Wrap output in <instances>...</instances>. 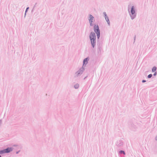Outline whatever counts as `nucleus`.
I'll use <instances>...</instances> for the list:
<instances>
[{
  "mask_svg": "<svg viewBox=\"0 0 157 157\" xmlns=\"http://www.w3.org/2000/svg\"><path fill=\"white\" fill-rule=\"evenodd\" d=\"M128 10L131 19L133 20L135 19L136 17L137 13L134 6H132L130 10L128 8Z\"/></svg>",
  "mask_w": 157,
  "mask_h": 157,
  "instance_id": "1",
  "label": "nucleus"
},
{
  "mask_svg": "<svg viewBox=\"0 0 157 157\" xmlns=\"http://www.w3.org/2000/svg\"><path fill=\"white\" fill-rule=\"evenodd\" d=\"M102 43H103L101 41H97V52L98 55V56L101 55L102 54L103 52Z\"/></svg>",
  "mask_w": 157,
  "mask_h": 157,
  "instance_id": "2",
  "label": "nucleus"
},
{
  "mask_svg": "<svg viewBox=\"0 0 157 157\" xmlns=\"http://www.w3.org/2000/svg\"><path fill=\"white\" fill-rule=\"evenodd\" d=\"M13 148L12 147H8L5 149L0 150V154H2L4 153H8L13 150Z\"/></svg>",
  "mask_w": 157,
  "mask_h": 157,
  "instance_id": "3",
  "label": "nucleus"
},
{
  "mask_svg": "<svg viewBox=\"0 0 157 157\" xmlns=\"http://www.w3.org/2000/svg\"><path fill=\"white\" fill-rule=\"evenodd\" d=\"M85 70V68L84 67H82L79 69L75 73L76 76L78 77L81 75Z\"/></svg>",
  "mask_w": 157,
  "mask_h": 157,
  "instance_id": "4",
  "label": "nucleus"
},
{
  "mask_svg": "<svg viewBox=\"0 0 157 157\" xmlns=\"http://www.w3.org/2000/svg\"><path fill=\"white\" fill-rule=\"evenodd\" d=\"M124 142L122 140H117L116 143L117 147L120 148L123 146Z\"/></svg>",
  "mask_w": 157,
  "mask_h": 157,
  "instance_id": "5",
  "label": "nucleus"
},
{
  "mask_svg": "<svg viewBox=\"0 0 157 157\" xmlns=\"http://www.w3.org/2000/svg\"><path fill=\"white\" fill-rule=\"evenodd\" d=\"M94 33H100V30L98 25L94 24Z\"/></svg>",
  "mask_w": 157,
  "mask_h": 157,
  "instance_id": "6",
  "label": "nucleus"
},
{
  "mask_svg": "<svg viewBox=\"0 0 157 157\" xmlns=\"http://www.w3.org/2000/svg\"><path fill=\"white\" fill-rule=\"evenodd\" d=\"M89 38L90 40L92 39H96V36L95 33L93 32H91L89 35Z\"/></svg>",
  "mask_w": 157,
  "mask_h": 157,
  "instance_id": "7",
  "label": "nucleus"
},
{
  "mask_svg": "<svg viewBox=\"0 0 157 157\" xmlns=\"http://www.w3.org/2000/svg\"><path fill=\"white\" fill-rule=\"evenodd\" d=\"M91 46L93 48H94L96 44V39H92L90 40Z\"/></svg>",
  "mask_w": 157,
  "mask_h": 157,
  "instance_id": "8",
  "label": "nucleus"
},
{
  "mask_svg": "<svg viewBox=\"0 0 157 157\" xmlns=\"http://www.w3.org/2000/svg\"><path fill=\"white\" fill-rule=\"evenodd\" d=\"M129 127L133 131H135L137 128L136 125L133 123H131L129 125Z\"/></svg>",
  "mask_w": 157,
  "mask_h": 157,
  "instance_id": "9",
  "label": "nucleus"
},
{
  "mask_svg": "<svg viewBox=\"0 0 157 157\" xmlns=\"http://www.w3.org/2000/svg\"><path fill=\"white\" fill-rule=\"evenodd\" d=\"M89 60V58L88 57H87L83 61V65L82 67H85L86 64L88 63V61Z\"/></svg>",
  "mask_w": 157,
  "mask_h": 157,
  "instance_id": "10",
  "label": "nucleus"
},
{
  "mask_svg": "<svg viewBox=\"0 0 157 157\" xmlns=\"http://www.w3.org/2000/svg\"><path fill=\"white\" fill-rule=\"evenodd\" d=\"M89 22H93V20L94 21V17L91 15L90 14L89 15Z\"/></svg>",
  "mask_w": 157,
  "mask_h": 157,
  "instance_id": "11",
  "label": "nucleus"
},
{
  "mask_svg": "<svg viewBox=\"0 0 157 157\" xmlns=\"http://www.w3.org/2000/svg\"><path fill=\"white\" fill-rule=\"evenodd\" d=\"M79 86V84L76 83L74 85V88L75 89H78Z\"/></svg>",
  "mask_w": 157,
  "mask_h": 157,
  "instance_id": "12",
  "label": "nucleus"
},
{
  "mask_svg": "<svg viewBox=\"0 0 157 157\" xmlns=\"http://www.w3.org/2000/svg\"><path fill=\"white\" fill-rule=\"evenodd\" d=\"M157 69V67L155 66H154L152 69V71L153 72H155Z\"/></svg>",
  "mask_w": 157,
  "mask_h": 157,
  "instance_id": "13",
  "label": "nucleus"
},
{
  "mask_svg": "<svg viewBox=\"0 0 157 157\" xmlns=\"http://www.w3.org/2000/svg\"><path fill=\"white\" fill-rule=\"evenodd\" d=\"M105 20L106 21H107L108 25H109V26L110 25V23L108 17L106 18V19H105Z\"/></svg>",
  "mask_w": 157,
  "mask_h": 157,
  "instance_id": "14",
  "label": "nucleus"
},
{
  "mask_svg": "<svg viewBox=\"0 0 157 157\" xmlns=\"http://www.w3.org/2000/svg\"><path fill=\"white\" fill-rule=\"evenodd\" d=\"M96 35H97V39H98L97 41H99V39L100 38V33H96Z\"/></svg>",
  "mask_w": 157,
  "mask_h": 157,
  "instance_id": "15",
  "label": "nucleus"
},
{
  "mask_svg": "<svg viewBox=\"0 0 157 157\" xmlns=\"http://www.w3.org/2000/svg\"><path fill=\"white\" fill-rule=\"evenodd\" d=\"M103 14L104 15V16L105 17V19H106V18L108 17L107 14L105 12H104L103 13Z\"/></svg>",
  "mask_w": 157,
  "mask_h": 157,
  "instance_id": "16",
  "label": "nucleus"
},
{
  "mask_svg": "<svg viewBox=\"0 0 157 157\" xmlns=\"http://www.w3.org/2000/svg\"><path fill=\"white\" fill-rule=\"evenodd\" d=\"M119 153L120 154H123L124 155H125V153L124 151L123 150H121L119 151Z\"/></svg>",
  "mask_w": 157,
  "mask_h": 157,
  "instance_id": "17",
  "label": "nucleus"
},
{
  "mask_svg": "<svg viewBox=\"0 0 157 157\" xmlns=\"http://www.w3.org/2000/svg\"><path fill=\"white\" fill-rule=\"evenodd\" d=\"M29 7H27L26 8L25 11V16H24L25 17V16L26 15V13L27 12L28 10H29Z\"/></svg>",
  "mask_w": 157,
  "mask_h": 157,
  "instance_id": "18",
  "label": "nucleus"
},
{
  "mask_svg": "<svg viewBox=\"0 0 157 157\" xmlns=\"http://www.w3.org/2000/svg\"><path fill=\"white\" fill-rule=\"evenodd\" d=\"M152 76V74H149L147 76L148 78H151Z\"/></svg>",
  "mask_w": 157,
  "mask_h": 157,
  "instance_id": "19",
  "label": "nucleus"
},
{
  "mask_svg": "<svg viewBox=\"0 0 157 157\" xmlns=\"http://www.w3.org/2000/svg\"><path fill=\"white\" fill-rule=\"evenodd\" d=\"M136 35H135L134 37V42L133 44H134L135 42L136 41Z\"/></svg>",
  "mask_w": 157,
  "mask_h": 157,
  "instance_id": "20",
  "label": "nucleus"
},
{
  "mask_svg": "<svg viewBox=\"0 0 157 157\" xmlns=\"http://www.w3.org/2000/svg\"><path fill=\"white\" fill-rule=\"evenodd\" d=\"M93 22H89V23L90 24V25L91 26H92L93 25Z\"/></svg>",
  "mask_w": 157,
  "mask_h": 157,
  "instance_id": "21",
  "label": "nucleus"
},
{
  "mask_svg": "<svg viewBox=\"0 0 157 157\" xmlns=\"http://www.w3.org/2000/svg\"><path fill=\"white\" fill-rule=\"evenodd\" d=\"M154 72L155 73L153 74V75L155 76H156L157 75V72Z\"/></svg>",
  "mask_w": 157,
  "mask_h": 157,
  "instance_id": "22",
  "label": "nucleus"
},
{
  "mask_svg": "<svg viewBox=\"0 0 157 157\" xmlns=\"http://www.w3.org/2000/svg\"><path fill=\"white\" fill-rule=\"evenodd\" d=\"M146 82V81L145 80H143L142 81V82L144 83Z\"/></svg>",
  "mask_w": 157,
  "mask_h": 157,
  "instance_id": "23",
  "label": "nucleus"
},
{
  "mask_svg": "<svg viewBox=\"0 0 157 157\" xmlns=\"http://www.w3.org/2000/svg\"><path fill=\"white\" fill-rule=\"evenodd\" d=\"M20 151V150H19L18 151H16V154H18Z\"/></svg>",
  "mask_w": 157,
  "mask_h": 157,
  "instance_id": "24",
  "label": "nucleus"
},
{
  "mask_svg": "<svg viewBox=\"0 0 157 157\" xmlns=\"http://www.w3.org/2000/svg\"><path fill=\"white\" fill-rule=\"evenodd\" d=\"M155 140L157 141V136H156L155 137Z\"/></svg>",
  "mask_w": 157,
  "mask_h": 157,
  "instance_id": "25",
  "label": "nucleus"
},
{
  "mask_svg": "<svg viewBox=\"0 0 157 157\" xmlns=\"http://www.w3.org/2000/svg\"><path fill=\"white\" fill-rule=\"evenodd\" d=\"M13 146L14 147H16V146H17V145H15H15H13Z\"/></svg>",
  "mask_w": 157,
  "mask_h": 157,
  "instance_id": "26",
  "label": "nucleus"
},
{
  "mask_svg": "<svg viewBox=\"0 0 157 157\" xmlns=\"http://www.w3.org/2000/svg\"><path fill=\"white\" fill-rule=\"evenodd\" d=\"M87 77V76L85 77L84 78V79H85Z\"/></svg>",
  "mask_w": 157,
  "mask_h": 157,
  "instance_id": "27",
  "label": "nucleus"
},
{
  "mask_svg": "<svg viewBox=\"0 0 157 157\" xmlns=\"http://www.w3.org/2000/svg\"><path fill=\"white\" fill-rule=\"evenodd\" d=\"M36 4H35V5H34V8L35 7H36Z\"/></svg>",
  "mask_w": 157,
  "mask_h": 157,
  "instance_id": "28",
  "label": "nucleus"
},
{
  "mask_svg": "<svg viewBox=\"0 0 157 157\" xmlns=\"http://www.w3.org/2000/svg\"><path fill=\"white\" fill-rule=\"evenodd\" d=\"M0 157H2V156L1 155H0Z\"/></svg>",
  "mask_w": 157,
  "mask_h": 157,
  "instance_id": "29",
  "label": "nucleus"
}]
</instances>
